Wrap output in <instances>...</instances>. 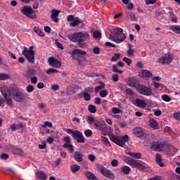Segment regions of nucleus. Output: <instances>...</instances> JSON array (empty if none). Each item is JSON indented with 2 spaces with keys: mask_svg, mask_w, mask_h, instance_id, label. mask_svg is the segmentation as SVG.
Instances as JSON below:
<instances>
[{
  "mask_svg": "<svg viewBox=\"0 0 180 180\" xmlns=\"http://www.w3.org/2000/svg\"><path fill=\"white\" fill-rule=\"evenodd\" d=\"M120 112H122L120 109L116 107L112 108V113L117 114V113H120Z\"/></svg>",
  "mask_w": 180,
  "mask_h": 180,
  "instance_id": "61",
  "label": "nucleus"
},
{
  "mask_svg": "<svg viewBox=\"0 0 180 180\" xmlns=\"http://www.w3.org/2000/svg\"><path fill=\"white\" fill-rule=\"evenodd\" d=\"M84 157V155L81 153L79 151H76L74 154V158L77 162H82L84 160L82 158Z\"/></svg>",
  "mask_w": 180,
  "mask_h": 180,
  "instance_id": "19",
  "label": "nucleus"
},
{
  "mask_svg": "<svg viewBox=\"0 0 180 180\" xmlns=\"http://www.w3.org/2000/svg\"><path fill=\"white\" fill-rule=\"evenodd\" d=\"M101 139L103 141L104 145L106 147H110V142H109V139H108V138H106L105 136H102Z\"/></svg>",
  "mask_w": 180,
  "mask_h": 180,
  "instance_id": "43",
  "label": "nucleus"
},
{
  "mask_svg": "<svg viewBox=\"0 0 180 180\" xmlns=\"http://www.w3.org/2000/svg\"><path fill=\"white\" fill-rule=\"evenodd\" d=\"M48 63L53 68H61V62L55 57H50L48 60Z\"/></svg>",
  "mask_w": 180,
  "mask_h": 180,
  "instance_id": "9",
  "label": "nucleus"
},
{
  "mask_svg": "<svg viewBox=\"0 0 180 180\" xmlns=\"http://www.w3.org/2000/svg\"><path fill=\"white\" fill-rule=\"evenodd\" d=\"M109 137L111 141H112V143H115L120 147H124V143L123 142L122 140L120 139L119 136H117V135L111 134L109 135Z\"/></svg>",
  "mask_w": 180,
  "mask_h": 180,
  "instance_id": "10",
  "label": "nucleus"
},
{
  "mask_svg": "<svg viewBox=\"0 0 180 180\" xmlns=\"http://www.w3.org/2000/svg\"><path fill=\"white\" fill-rule=\"evenodd\" d=\"M74 140H76L77 143H80L82 144H84L85 143V137H84V135L82 134V132L77 130L76 133L73 135Z\"/></svg>",
  "mask_w": 180,
  "mask_h": 180,
  "instance_id": "11",
  "label": "nucleus"
},
{
  "mask_svg": "<svg viewBox=\"0 0 180 180\" xmlns=\"http://www.w3.org/2000/svg\"><path fill=\"white\" fill-rule=\"evenodd\" d=\"M83 92H86L87 94L88 92H89L90 94H92V92H94V87L92 86L87 87L84 89Z\"/></svg>",
  "mask_w": 180,
  "mask_h": 180,
  "instance_id": "57",
  "label": "nucleus"
},
{
  "mask_svg": "<svg viewBox=\"0 0 180 180\" xmlns=\"http://www.w3.org/2000/svg\"><path fill=\"white\" fill-rule=\"evenodd\" d=\"M126 93L127 95H130V96H133V95H134V91H133V89H127Z\"/></svg>",
  "mask_w": 180,
  "mask_h": 180,
  "instance_id": "58",
  "label": "nucleus"
},
{
  "mask_svg": "<svg viewBox=\"0 0 180 180\" xmlns=\"http://www.w3.org/2000/svg\"><path fill=\"white\" fill-rule=\"evenodd\" d=\"M94 134V132H92V130L91 129H86L84 131V135L86 137H91Z\"/></svg>",
  "mask_w": 180,
  "mask_h": 180,
  "instance_id": "50",
  "label": "nucleus"
},
{
  "mask_svg": "<svg viewBox=\"0 0 180 180\" xmlns=\"http://www.w3.org/2000/svg\"><path fill=\"white\" fill-rule=\"evenodd\" d=\"M94 39H99L101 37V32L99 31H95L93 34Z\"/></svg>",
  "mask_w": 180,
  "mask_h": 180,
  "instance_id": "55",
  "label": "nucleus"
},
{
  "mask_svg": "<svg viewBox=\"0 0 180 180\" xmlns=\"http://www.w3.org/2000/svg\"><path fill=\"white\" fill-rule=\"evenodd\" d=\"M13 99L15 102H18L19 103H22L26 99V94L23 93L22 91H20L19 90L15 91L12 94Z\"/></svg>",
  "mask_w": 180,
  "mask_h": 180,
  "instance_id": "7",
  "label": "nucleus"
},
{
  "mask_svg": "<svg viewBox=\"0 0 180 180\" xmlns=\"http://www.w3.org/2000/svg\"><path fill=\"white\" fill-rule=\"evenodd\" d=\"M34 32L37 33L39 36H41V37H44V32L41 31L39 27H34Z\"/></svg>",
  "mask_w": 180,
  "mask_h": 180,
  "instance_id": "33",
  "label": "nucleus"
},
{
  "mask_svg": "<svg viewBox=\"0 0 180 180\" xmlns=\"http://www.w3.org/2000/svg\"><path fill=\"white\" fill-rule=\"evenodd\" d=\"M81 23H82V20H81V19H79V18L76 17V18H75L73 21L70 23V26H72V27H75V26H78V25H79Z\"/></svg>",
  "mask_w": 180,
  "mask_h": 180,
  "instance_id": "27",
  "label": "nucleus"
},
{
  "mask_svg": "<svg viewBox=\"0 0 180 180\" xmlns=\"http://www.w3.org/2000/svg\"><path fill=\"white\" fill-rule=\"evenodd\" d=\"M63 141H65L68 144H70L71 143V136H65L63 138Z\"/></svg>",
  "mask_w": 180,
  "mask_h": 180,
  "instance_id": "54",
  "label": "nucleus"
},
{
  "mask_svg": "<svg viewBox=\"0 0 180 180\" xmlns=\"http://www.w3.org/2000/svg\"><path fill=\"white\" fill-rule=\"evenodd\" d=\"M99 84L100 85L96 86L94 89L96 94H98V92H99L101 89H103V88H105V83H103V82H101Z\"/></svg>",
  "mask_w": 180,
  "mask_h": 180,
  "instance_id": "32",
  "label": "nucleus"
},
{
  "mask_svg": "<svg viewBox=\"0 0 180 180\" xmlns=\"http://www.w3.org/2000/svg\"><path fill=\"white\" fill-rule=\"evenodd\" d=\"M79 54V56H86V53L81 49H75L72 52V57L74 58V56Z\"/></svg>",
  "mask_w": 180,
  "mask_h": 180,
  "instance_id": "25",
  "label": "nucleus"
},
{
  "mask_svg": "<svg viewBox=\"0 0 180 180\" xmlns=\"http://www.w3.org/2000/svg\"><path fill=\"white\" fill-rule=\"evenodd\" d=\"M136 168H138V169H140L141 171H144L146 169V166L140 163V161L138 162Z\"/></svg>",
  "mask_w": 180,
  "mask_h": 180,
  "instance_id": "46",
  "label": "nucleus"
},
{
  "mask_svg": "<svg viewBox=\"0 0 180 180\" xmlns=\"http://www.w3.org/2000/svg\"><path fill=\"white\" fill-rule=\"evenodd\" d=\"M170 29L173 30L174 33L180 34V25H172L170 26Z\"/></svg>",
  "mask_w": 180,
  "mask_h": 180,
  "instance_id": "34",
  "label": "nucleus"
},
{
  "mask_svg": "<svg viewBox=\"0 0 180 180\" xmlns=\"http://www.w3.org/2000/svg\"><path fill=\"white\" fill-rule=\"evenodd\" d=\"M88 110L90 112V113H96V106L90 104L88 106Z\"/></svg>",
  "mask_w": 180,
  "mask_h": 180,
  "instance_id": "36",
  "label": "nucleus"
},
{
  "mask_svg": "<svg viewBox=\"0 0 180 180\" xmlns=\"http://www.w3.org/2000/svg\"><path fill=\"white\" fill-rule=\"evenodd\" d=\"M151 150H153V151H156L158 153H160L162 151V148H164V143L161 142H153L151 143L150 146Z\"/></svg>",
  "mask_w": 180,
  "mask_h": 180,
  "instance_id": "12",
  "label": "nucleus"
},
{
  "mask_svg": "<svg viewBox=\"0 0 180 180\" xmlns=\"http://www.w3.org/2000/svg\"><path fill=\"white\" fill-rule=\"evenodd\" d=\"M156 162L161 167H164V163L162 162V159L161 158V155L160 153L156 154Z\"/></svg>",
  "mask_w": 180,
  "mask_h": 180,
  "instance_id": "29",
  "label": "nucleus"
},
{
  "mask_svg": "<svg viewBox=\"0 0 180 180\" xmlns=\"http://www.w3.org/2000/svg\"><path fill=\"white\" fill-rule=\"evenodd\" d=\"M122 60L126 63V64H127V65L129 67H130V65H131V63H133V60H131V59L127 58V57H124Z\"/></svg>",
  "mask_w": 180,
  "mask_h": 180,
  "instance_id": "45",
  "label": "nucleus"
},
{
  "mask_svg": "<svg viewBox=\"0 0 180 180\" xmlns=\"http://www.w3.org/2000/svg\"><path fill=\"white\" fill-rule=\"evenodd\" d=\"M1 94L4 96L5 101L6 102L8 106H12V105H13L12 98H8V94H6V93H4V91H1Z\"/></svg>",
  "mask_w": 180,
  "mask_h": 180,
  "instance_id": "28",
  "label": "nucleus"
},
{
  "mask_svg": "<svg viewBox=\"0 0 180 180\" xmlns=\"http://www.w3.org/2000/svg\"><path fill=\"white\" fill-rule=\"evenodd\" d=\"M95 122V118L92 116H87V123L90 124V126H94V123Z\"/></svg>",
  "mask_w": 180,
  "mask_h": 180,
  "instance_id": "40",
  "label": "nucleus"
},
{
  "mask_svg": "<svg viewBox=\"0 0 180 180\" xmlns=\"http://www.w3.org/2000/svg\"><path fill=\"white\" fill-rule=\"evenodd\" d=\"M155 89H160V88H162V84L157 83L155 82H153Z\"/></svg>",
  "mask_w": 180,
  "mask_h": 180,
  "instance_id": "59",
  "label": "nucleus"
},
{
  "mask_svg": "<svg viewBox=\"0 0 180 180\" xmlns=\"http://www.w3.org/2000/svg\"><path fill=\"white\" fill-rule=\"evenodd\" d=\"M30 79H31V82L32 83V84H37V77H30Z\"/></svg>",
  "mask_w": 180,
  "mask_h": 180,
  "instance_id": "63",
  "label": "nucleus"
},
{
  "mask_svg": "<svg viewBox=\"0 0 180 180\" xmlns=\"http://www.w3.org/2000/svg\"><path fill=\"white\" fill-rule=\"evenodd\" d=\"M9 75L5 73L0 74V81H6V79H8Z\"/></svg>",
  "mask_w": 180,
  "mask_h": 180,
  "instance_id": "44",
  "label": "nucleus"
},
{
  "mask_svg": "<svg viewBox=\"0 0 180 180\" xmlns=\"http://www.w3.org/2000/svg\"><path fill=\"white\" fill-rule=\"evenodd\" d=\"M9 158V155L6 153H3L1 155V160H8Z\"/></svg>",
  "mask_w": 180,
  "mask_h": 180,
  "instance_id": "62",
  "label": "nucleus"
},
{
  "mask_svg": "<svg viewBox=\"0 0 180 180\" xmlns=\"http://www.w3.org/2000/svg\"><path fill=\"white\" fill-rule=\"evenodd\" d=\"M33 49H34V46H30L29 49H27V47L23 46L22 51V56H24V57L27 58L28 63H30L31 64H34V56L36 54V52L33 51Z\"/></svg>",
  "mask_w": 180,
  "mask_h": 180,
  "instance_id": "3",
  "label": "nucleus"
},
{
  "mask_svg": "<svg viewBox=\"0 0 180 180\" xmlns=\"http://www.w3.org/2000/svg\"><path fill=\"white\" fill-rule=\"evenodd\" d=\"M10 148L13 154H15V155H22L23 154V150H22V148H18L15 146L11 145Z\"/></svg>",
  "mask_w": 180,
  "mask_h": 180,
  "instance_id": "15",
  "label": "nucleus"
},
{
  "mask_svg": "<svg viewBox=\"0 0 180 180\" xmlns=\"http://www.w3.org/2000/svg\"><path fill=\"white\" fill-rule=\"evenodd\" d=\"M65 131L66 133H68V134H71L72 137H74V135L77 132V130L74 131L72 129H66Z\"/></svg>",
  "mask_w": 180,
  "mask_h": 180,
  "instance_id": "51",
  "label": "nucleus"
},
{
  "mask_svg": "<svg viewBox=\"0 0 180 180\" xmlns=\"http://www.w3.org/2000/svg\"><path fill=\"white\" fill-rule=\"evenodd\" d=\"M124 143H127V141H129L130 140V136H129V135H124L122 137V139H121Z\"/></svg>",
  "mask_w": 180,
  "mask_h": 180,
  "instance_id": "53",
  "label": "nucleus"
},
{
  "mask_svg": "<svg viewBox=\"0 0 180 180\" xmlns=\"http://www.w3.org/2000/svg\"><path fill=\"white\" fill-rule=\"evenodd\" d=\"M174 117L180 122V112H175Z\"/></svg>",
  "mask_w": 180,
  "mask_h": 180,
  "instance_id": "64",
  "label": "nucleus"
},
{
  "mask_svg": "<svg viewBox=\"0 0 180 180\" xmlns=\"http://www.w3.org/2000/svg\"><path fill=\"white\" fill-rule=\"evenodd\" d=\"M36 176L38 179L46 180L47 179V176L46 175L45 172L42 171H39L36 173Z\"/></svg>",
  "mask_w": 180,
  "mask_h": 180,
  "instance_id": "24",
  "label": "nucleus"
},
{
  "mask_svg": "<svg viewBox=\"0 0 180 180\" xmlns=\"http://www.w3.org/2000/svg\"><path fill=\"white\" fill-rule=\"evenodd\" d=\"M127 154L132 157V158H135V160H140L141 158V153H140L128 152Z\"/></svg>",
  "mask_w": 180,
  "mask_h": 180,
  "instance_id": "26",
  "label": "nucleus"
},
{
  "mask_svg": "<svg viewBox=\"0 0 180 180\" xmlns=\"http://www.w3.org/2000/svg\"><path fill=\"white\" fill-rule=\"evenodd\" d=\"M149 124L154 130H158V122L154 118L150 119Z\"/></svg>",
  "mask_w": 180,
  "mask_h": 180,
  "instance_id": "22",
  "label": "nucleus"
},
{
  "mask_svg": "<svg viewBox=\"0 0 180 180\" xmlns=\"http://www.w3.org/2000/svg\"><path fill=\"white\" fill-rule=\"evenodd\" d=\"M21 13L27 18H30V19H36L37 18L36 11L31 6H24L21 10Z\"/></svg>",
  "mask_w": 180,
  "mask_h": 180,
  "instance_id": "4",
  "label": "nucleus"
},
{
  "mask_svg": "<svg viewBox=\"0 0 180 180\" xmlns=\"http://www.w3.org/2000/svg\"><path fill=\"white\" fill-rule=\"evenodd\" d=\"M134 105H135V106H137V108H142L143 109H144V108H146L147 106V103H146V101L136 98L135 100V103H134Z\"/></svg>",
  "mask_w": 180,
  "mask_h": 180,
  "instance_id": "16",
  "label": "nucleus"
},
{
  "mask_svg": "<svg viewBox=\"0 0 180 180\" xmlns=\"http://www.w3.org/2000/svg\"><path fill=\"white\" fill-rule=\"evenodd\" d=\"M26 91L28 92V94H30L34 91V86H33V85H28L26 87Z\"/></svg>",
  "mask_w": 180,
  "mask_h": 180,
  "instance_id": "52",
  "label": "nucleus"
},
{
  "mask_svg": "<svg viewBox=\"0 0 180 180\" xmlns=\"http://www.w3.org/2000/svg\"><path fill=\"white\" fill-rule=\"evenodd\" d=\"M34 75H36V70L33 68H30L27 70L25 77L29 79L34 77Z\"/></svg>",
  "mask_w": 180,
  "mask_h": 180,
  "instance_id": "20",
  "label": "nucleus"
},
{
  "mask_svg": "<svg viewBox=\"0 0 180 180\" xmlns=\"http://www.w3.org/2000/svg\"><path fill=\"white\" fill-rule=\"evenodd\" d=\"M172 60H174L172 56L169 53H167L162 58H159V63H160V64H165L166 65H168L169 64H171V63H172Z\"/></svg>",
  "mask_w": 180,
  "mask_h": 180,
  "instance_id": "8",
  "label": "nucleus"
},
{
  "mask_svg": "<svg viewBox=\"0 0 180 180\" xmlns=\"http://www.w3.org/2000/svg\"><path fill=\"white\" fill-rule=\"evenodd\" d=\"M97 169L100 171L101 174L103 175V176H105V178H108V179H115V174H113V173L106 167L102 165H98Z\"/></svg>",
  "mask_w": 180,
  "mask_h": 180,
  "instance_id": "6",
  "label": "nucleus"
},
{
  "mask_svg": "<svg viewBox=\"0 0 180 180\" xmlns=\"http://www.w3.org/2000/svg\"><path fill=\"white\" fill-rule=\"evenodd\" d=\"M129 50L127 51L128 57H133L134 56V51L131 49V44L128 45Z\"/></svg>",
  "mask_w": 180,
  "mask_h": 180,
  "instance_id": "37",
  "label": "nucleus"
},
{
  "mask_svg": "<svg viewBox=\"0 0 180 180\" xmlns=\"http://www.w3.org/2000/svg\"><path fill=\"white\" fill-rule=\"evenodd\" d=\"M60 11L58 10H56V9H53L51 11V19H52V20L53 22H55L56 23H58V22L60 21V20L58 19V15H60Z\"/></svg>",
  "mask_w": 180,
  "mask_h": 180,
  "instance_id": "14",
  "label": "nucleus"
},
{
  "mask_svg": "<svg viewBox=\"0 0 180 180\" xmlns=\"http://www.w3.org/2000/svg\"><path fill=\"white\" fill-rule=\"evenodd\" d=\"M99 96H101V98H106L108 96V91L101 90L99 93Z\"/></svg>",
  "mask_w": 180,
  "mask_h": 180,
  "instance_id": "47",
  "label": "nucleus"
},
{
  "mask_svg": "<svg viewBox=\"0 0 180 180\" xmlns=\"http://www.w3.org/2000/svg\"><path fill=\"white\" fill-rule=\"evenodd\" d=\"M112 72H115L116 74H123V71L119 70V68H117V65H112Z\"/></svg>",
  "mask_w": 180,
  "mask_h": 180,
  "instance_id": "38",
  "label": "nucleus"
},
{
  "mask_svg": "<svg viewBox=\"0 0 180 180\" xmlns=\"http://www.w3.org/2000/svg\"><path fill=\"white\" fill-rule=\"evenodd\" d=\"M84 176L89 180H98V178H96V176H95L92 172H91L89 171L85 172H84Z\"/></svg>",
  "mask_w": 180,
  "mask_h": 180,
  "instance_id": "23",
  "label": "nucleus"
},
{
  "mask_svg": "<svg viewBox=\"0 0 180 180\" xmlns=\"http://www.w3.org/2000/svg\"><path fill=\"white\" fill-rule=\"evenodd\" d=\"M93 126H94V129H97V130H102V123L99 121H95Z\"/></svg>",
  "mask_w": 180,
  "mask_h": 180,
  "instance_id": "35",
  "label": "nucleus"
},
{
  "mask_svg": "<svg viewBox=\"0 0 180 180\" xmlns=\"http://www.w3.org/2000/svg\"><path fill=\"white\" fill-rule=\"evenodd\" d=\"M127 16H129L131 22L137 21V18H136V14H134V13H127Z\"/></svg>",
  "mask_w": 180,
  "mask_h": 180,
  "instance_id": "39",
  "label": "nucleus"
},
{
  "mask_svg": "<svg viewBox=\"0 0 180 180\" xmlns=\"http://www.w3.org/2000/svg\"><path fill=\"white\" fill-rule=\"evenodd\" d=\"M162 101H165V102H171V97L167 94H164L162 96Z\"/></svg>",
  "mask_w": 180,
  "mask_h": 180,
  "instance_id": "48",
  "label": "nucleus"
},
{
  "mask_svg": "<svg viewBox=\"0 0 180 180\" xmlns=\"http://www.w3.org/2000/svg\"><path fill=\"white\" fill-rule=\"evenodd\" d=\"M110 40L115 41L117 44L124 41L126 39V35L123 34V29L120 27L115 28L112 31V34L110 35Z\"/></svg>",
  "mask_w": 180,
  "mask_h": 180,
  "instance_id": "2",
  "label": "nucleus"
},
{
  "mask_svg": "<svg viewBox=\"0 0 180 180\" xmlns=\"http://www.w3.org/2000/svg\"><path fill=\"white\" fill-rule=\"evenodd\" d=\"M112 79L114 82H117L119 81V75L117 74L112 75Z\"/></svg>",
  "mask_w": 180,
  "mask_h": 180,
  "instance_id": "56",
  "label": "nucleus"
},
{
  "mask_svg": "<svg viewBox=\"0 0 180 180\" xmlns=\"http://www.w3.org/2000/svg\"><path fill=\"white\" fill-rule=\"evenodd\" d=\"M60 72V71L57 70L56 69L54 68H49L46 70V74L47 75H50V74H56Z\"/></svg>",
  "mask_w": 180,
  "mask_h": 180,
  "instance_id": "41",
  "label": "nucleus"
},
{
  "mask_svg": "<svg viewBox=\"0 0 180 180\" xmlns=\"http://www.w3.org/2000/svg\"><path fill=\"white\" fill-rule=\"evenodd\" d=\"M83 98H84V101L89 102V101H91V94H89V93L83 91Z\"/></svg>",
  "mask_w": 180,
  "mask_h": 180,
  "instance_id": "42",
  "label": "nucleus"
},
{
  "mask_svg": "<svg viewBox=\"0 0 180 180\" xmlns=\"http://www.w3.org/2000/svg\"><path fill=\"white\" fill-rule=\"evenodd\" d=\"M136 91L141 95H145V96H151L153 95V90L151 88L147 87L143 84H139L136 87Z\"/></svg>",
  "mask_w": 180,
  "mask_h": 180,
  "instance_id": "5",
  "label": "nucleus"
},
{
  "mask_svg": "<svg viewBox=\"0 0 180 180\" xmlns=\"http://www.w3.org/2000/svg\"><path fill=\"white\" fill-rule=\"evenodd\" d=\"M141 75L143 78H146V79H150L153 77V74L148 70H141Z\"/></svg>",
  "mask_w": 180,
  "mask_h": 180,
  "instance_id": "21",
  "label": "nucleus"
},
{
  "mask_svg": "<svg viewBox=\"0 0 180 180\" xmlns=\"http://www.w3.org/2000/svg\"><path fill=\"white\" fill-rule=\"evenodd\" d=\"M139 83L137 82V80L134 79V77H129L128 79V86H131V88H136L139 86Z\"/></svg>",
  "mask_w": 180,
  "mask_h": 180,
  "instance_id": "17",
  "label": "nucleus"
},
{
  "mask_svg": "<svg viewBox=\"0 0 180 180\" xmlns=\"http://www.w3.org/2000/svg\"><path fill=\"white\" fill-rule=\"evenodd\" d=\"M120 58V53H115V55L111 58V61H117Z\"/></svg>",
  "mask_w": 180,
  "mask_h": 180,
  "instance_id": "49",
  "label": "nucleus"
},
{
  "mask_svg": "<svg viewBox=\"0 0 180 180\" xmlns=\"http://www.w3.org/2000/svg\"><path fill=\"white\" fill-rule=\"evenodd\" d=\"M132 131L136 137H146V131L141 127H135Z\"/></svg>",
  "mask_w": 180,
  "mask_h": 180,
  "instance_id": "13",
  "label": "nucleus"
},
{
  "mask_svg": "<svg viewBox=\"0 0 180 180\" xmlns=\"http://www.w3.org/2000/svg\"><path fill=\"white\" fill-rule=\"evenodd\" d=\"M112 167H117L119 165V161L117 160H113L111 162Z\"/></svg>",
  "mask_w": 180,
  "mask_h": 180,
  "instance_id": "60",
  "label": "nucleus"
},
{
  "mask_svg": "<svg viewBox=\"0 0 180 180\" xmlns=\"http://www.w3.org/2000/svg\"><path fill=\"white\" fill-rule=\"evenodd\" d=\"M126 162L132 168H136L137 167V164L139 163V160H136L133 158H127Z\"/></svg>",
  "mask_w": 180,
  "mask_h": 180,
  "instance_id": "18",
  "label": "nucleus"
},
{
  "mask_svg": "<svg viewBox=\"0 0 180 180\" xmlns=\"http://www.w3.org/2000/svg\"><path fill=\"white\" fill-rule=\"evenodd\" d=\"M81 169V167L78 165H73L70 167V170L72 174H75L76 172H78Z\"/></svg>",
  "mask_w": 180,
  "mask_h": 180,
  "instance_id": "30",
  "label": "nucleus"
},
{
  "mask_svg": "<svg viewBox=\"0 0 180 180\" xmlns=\"http://www.w3.org/2000/svg\"><path fill=\"white\" fill-rule=\"evenodd\" d=\"M131 171V169L129 166H123L122 167V172H124L125 175H129Z\"/></svg>",
  "mask_w": 180,
  "mask_h": 180,
  "instance_id": "31",
  "label": "nucleus"
},
{
  "mask_svg": "<svg viewBox=\"0 0 180 180\" xmlns=\"http://www.w3.org/2000/svg\"><path fill=\"white\" fill-rule=\"evenodd\" d=\"M69 39L73 43H77L80 49H84L85 45L83 43L86 40H89V34L82 32L73 33L69 36Z\"/></svg>",
  "mask_w": 180,
  "mask_h": 180,
  "instance_id": "1",
  "label": "nucleus"
}]
</instances>
